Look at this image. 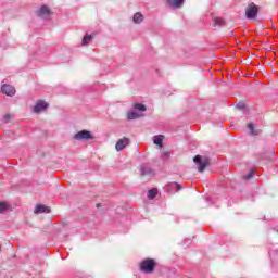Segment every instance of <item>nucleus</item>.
Wrapping results in <instances>:
<instances>
[{
  "label": "nucleus",
  "instance_id": "1",
  "mask_svg": "<svg viewBox=\"0 0 278 278\" xmlns=\"http://www.w3.org/2000/svg\"><path fill=\"white\" fill-rule=\"evenodd\" d=\"M155 266H157V262H155V260L146 258L139 263V270L147 275H151V273L155 270Z\"/></svg>",
  "mask_w": 278,
  "mask_h": 278
},
{
  "label": "nucleus",
  "instance_id": "2",
  "mask_svg": "<svg viewBox=\"0 0 278 278\" xmlns=\"http://www.w3.org/2000/svg\"><path fill=\"white\" fill-rule=\"evenodd\" d=\"M193 162L195 164H199V167H198L199 173H203V170H205L206 166H210V159L202 157L201 155H195L193 157Z\"/></svg>",
  "mask_w": 278,
  "mask_h": 278
},
{
  "label": "nucleus",
  "instance_id": "3",
  "mask_svg": "<svg viewBox=\"0 0 278 278\" xmlns=\"http://www.w3.org/2000/svg\"><path fill=\"white\" fill-rule=\"evenodd\" d=\"M257 12H260V8L255 3H250L245 9V16L247 18H256Z\"/></svg>",
  "mask_w": 278,
  "mask_h": 278
},
{
  "label": "nucleus",
  "instance_id": "4",
  "mask_svg": "<svg viewBox=\"0 0 278 278\" xmlns=\"http://www.w3.org/2000/svg\"><path fill=\"white\" fill-rule=\"evenodd\" d=\"M49 108V103L43 100H38L36 104L33 106L34 114H40V112H45Z\"/></svg>",
  "mask_w": 278,
  "mask_h": 278
},
{
  "label": "nucleus",
  "instance_id": "5",
  "mask_svg": "<svg viewBox=\"0 0 278 278\" xmlns=\"http://www.w3.org/2000/svg\"><path fill=\"white\" fill-rule=\"evenodd\" d=\"M75 140H92V132L88 131V130H81L78 131L75 136H74Z\"/></svg>",
  "mask_w": 278,
  "mask_h": 278
},
{
  "label": "nucleus",
  "instance_id": "6",
  "mask_svg": "<svg viewBox=\"0 0 278 278\" xmlns=\"http://www.w3.org/2000/svg\"><path fill=\"white\" fill-rule=\"evenodd\" d=\"M1 92L7 94V97H14L16 94V89L11 85H2Z\"/></svg>",
  "mask_w": 278,
  "mask_h": 278
},
{
  "label": "nucleus",
  "instance_id": "7",
  "mask_svg": "<svg viewBox=\"0 0 278 278\" xmlns=\"http://www.w3.org/2000/svg\"><path fill=\"white\" fill-rule=\"evenodd\" d=\"M128 144H129V138L124 137L116 142L115 149L116 151H123V149H125V147H127Z\"/></svg>",
  "mask_w": 278,
  "mask_h": 278
},
{
  "label": "nucleus",
  "instance_id": "8",
  "mask_svg": "<svg viewBox=\"0 0 278 278\" xmlns=\"http://www.w3.org/2000/svg\"><path fill=\"white\" fill-rule=\"evenodd\" d=\"M50 15L51 11L47 5L41 7L38 11V16H40L41 18H49Z\"/></svg>",
  "mask_w": 278,
  "mask_h": 278
},
{
  "label": "nucleus",
  "instance_id": "9",
  "mask_svg": "<svg viewBox=\"0 0 278 278\" xmlns=\"http://www.w3.org/2000/svg\"><path fill=\"white\" fill-rule=\"evenodd\" d=\"M49 212H51V208L42 204H39L35 207V214H49Z\"/></svg>",
  "mask_w": 278,
  "mask_h": 278
},
{
  "label": "nucleus",
  "instance_id": "10",
  "mask_svg": "<svg viewBox=\"0 0 278 278\" xmlns=\"http://www.w3.org/2000/svg\"><path fill=\"white\" fill-rule=\"evenodd\" d=\"M167 3L172 5V8L179 10V8L184 5V0H167Z\"/></svg>",
  "mask_w": 278,
  "mask_h": 278
},
{
  "label": "nucleus",
  "instance_id": "11",
  "mask_svg": "<svg viewBox=\"0 0 278 278\" xmlns=\"http://www.w3.org/2000/svg\"><path fill=\"white\" fill-rule=\"evenodd\" d=\"M153 142L154 144L160 147V149H162L163 142H164V136L163 135L154 136Z\"/></svg>",
  "mask_w": 278,
  "mask_h": 278
},
{
  "label": "nucleus",
  "instance_id": "12",
  "mask_svg": "<svg viewBox=\"0 0 278 278\" xmlns=\"http://www.w3.org/2000/svg\"><path fill=\"white\" fill-rule=\"evenodd\" d=\"M213 25L214 27H223V25H225V20H223V17H214Z\"/></svg>",
  "mask_w": 278,
  "mask_h": 278
},
{
  "label": "nucleus",
  "instance_id": "13",
  "mask_svg": "<svg viewBox=\"0 0 278 278\" xmlns=\"http://www.w3.org/2000/svg\"><path fill=\"white\" fill-rule=\"evenodd\" d=\"M90 42H92V35H85L81 42L83 47H87Z\"/></svg>",
  "mask_w": 278,
  "mask_h": 278
},
{
  "label": "nucleus",
  "instance_id": "14",
  "mask_svg": "<svg viewBox=\"0 0 278 278\" xmlns=\"http://www.w3.org/2000/svg\"><path fill=\"white\" fill-rule=\"evenodd\" d=\"M136 118H140V114H138V112L132 111L127 113L128 121H136Z\"/></svg>",
  "mask_w": 278,
  "mask_h": 278
},
{
  "label": "nucleus",
  "instance_id": "15",
  "mask_svg": "<svg viewBox=\"0 0 278 278\" xmlns=\"http://www.w3.org/2000/svg\"><path fill=\"white\" fill-rule=\"evenodd\" d=\"M144 20V17L141 15V13H135L132 21L134 23H142V21Z\"/></svg>",
  "mask_w": 278,
  "mask_h": 278
},
{
  "label": "nucleus",
  "instance_id": "16",
  "mask_svg": "<svg viewBox=\"0 0 278 278\" xmlns=\"http://www.w3.org/2000/svg\"><path fill=\"white\" fill-rule=\"evenodd\" d=\"M10 205L7 202H0V214H5Z\"/></svg>",
  "mask_w": 278,
  "mask_h": 278
},
{
  "label": "nucleus",
  "instance_id": "17",
  "mask_svg": "<svg viewBox=\"0 0 278 278\" xmlns=\"http://www.w3.org/2000/svg\"><path fill=\"white\" fill-rule=\"evenodd\" d=\"M134 108H135V110H138L139 112H147V106L144 104L135 103Z\"/></svg>",
  "mask_w": 278,
  "mask_h": 278
},
{
  "label": "nucleus",
  "instance_id": "18",
  "mask_svg": "<svg viewBox=\"0 0 278 278\" xmlns=\"http://www.w3.org/2000/svg\"><path fill=\"white\" fill-rule=\"evenodd\" d=\"M248 129H250L252 136H257V131H255V125H253V123L248 124Z\"/></svg>",
  "mask_w": 278,
  "mask_h": 278
},
{
  "label": "nucleus",
  "instance_id": "19",
  "mask_svg": "<svg viewBox=\"0 0 278 278\" xmlns=\"http://www.w3.org/2000/svg\"><path fill=\"white\" fill-rule=\"evenodd\" d=\"M154 197H157V189H151L148 191V199H153Z\"/></svg>",
  "mask_w": 278,
  "mask_h": 278
},
{
  "label": "nucleus",
  "instance_id": "20",
  "mask_svg": "<svg viewBox=\"0 0 278 278\" xmlns=\"http://www.w3.org/2000/svg\"><path fill=\"white\" fill-rule=\"evenodd\" d=\"M254 175H255V169H251L249 174L243 176V179H245V181H249V179H253Z\"/></svg>",
  "mask_w": 278,
  "mask_h": 278
},
{
  "label": "nucleus",
  "instance_id": "21",
  "mask_svg": "<svg viewBox=\"0 0 278 278\" xmlns=\"http://www.w3.org/2000/svg\"><path fill=\"white\" fill-rule=\"evenodd\" d=\"M3 118H4V121H5L7 123H11V121H12V115H11L10 113H7V114L3 116Z\"/></svg>",
  "mask_w": 278,
  "mask_h": 278
},
{
  "label": "nucleus",
  "instance_id": "22",
  "mask_svg": "<svg viewBox=\"0 0 278 278\" xmlns=\"http://www.w3.org/2000/svg\"><path fill=\"white\" fill-rule=\"evenodd\" d=\"M175 185H176L177 190H181V185L180 184H175Z\"/></svg>",
  "mask_w": 278,
  "mask_h": 278
},
{
  "label": "nucleus",
  "instance_id": "23",
  "mask_svg": "<svg viewBox=\"0 0 278 278\" xmlns=\"http://www.w3.org/2000/svg\"><path fill=\"white\" fill-rule=\"evenodd\" d=\"M165 157H168V155H170V152H164L163 154Z\"/></svg>",
  "mask_w": 278,
  "mask_h": 278
}]
</instances>
